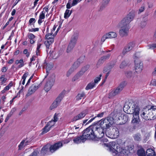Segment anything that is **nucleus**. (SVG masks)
Masks as SVG:
<instances>
[{
    "instance_id": "1",
    "label": "nucleus",
    "mask_w": 156,
    "mask_h": 156,
    "mask_svg": "<svg viewBox=\"0 0 156 156\" xmlns=\"http://www.w3.org/2000/svg\"><path fill=\"white\" fill-rule=\"evenodd\" d=\"M113 122L112 118L108 117L101 119L96 124L90 126L89 127L95 138H101L105 134L104 129H108Z\"/></svg>"
},
{
    "instance_id": "2",
    "label": "nucleus",
    "mask_w": 156,
    "mask_h": 156,
    "mask_svg": "<svg viewBox=\"0 0 156 156\" xmlns=\"http://www.w3.org/2000/svg\"><path fill=\"white\" fill-rule=\"evenodd\" d=\"M95 138L90 129L88 127L83 130L82 136L75 137L73 141L75 143L79 144L81 142H84L88 139H93Z\"/></svg>"
},
{
    "instance_id": "3",
    "label": "nucleus",
    "mask_w": 156,
    "mask_h": 156,
    "mask_svg": "<svg viewBox=\"0 0 156 156\" xmlns=\"http://www.w3.org/2000/svg\"><path fill=\"white\" fill-rule=\"evenodd\" d=\"M109 146L110 149L112 151L113 155L115 156H122L126 154H127L128 151L126 149L120 148L119 145L116 144L115 142H110Z\"/></svg>"
},
{
    "instance_id": "4",
    "label": "nucleus",
    "mask_w": 156,
    "mask_h": 156,
    "mask_svg": "<svg viewBox=\"0 0 156 156\" xmlns=\"http://www.w3.org/2000/svg\"><path fill=\"white\" fill-rule=\"evenodd\" d=\"M62 146V144L61 141H59L54 145H51L50 147L49 144H47L42 148L41 153L42 155L46 154L48 151L49 148L50 151L51 153H53Z\"/></svg>"
},
{
    "instance_id": "5",
    "label": "nucleus",
    "mask_w": 156,
    "mask_h": 156,
    "mask_svg": "<svg viewBox=\"0 0 156 156\" xmlns=\"http://www.w3.org/2000/svg\"><path fill=\"white\" fill-rule=\"evenodd\" d=\"M105 134L107 136L111 138H116L119 135L118 129L116 128H113L112 130L110 129L106 131Z\"/></svg>"
},
{
    "instance_id": "6",
    "label": "nucleus",
    "mask_w": 156,
    "mask_h": 156,
    "mask_svg": "<svg viewBox=\"0 0 156 156\" xmlns=\"http://www.w3.org/2000/svg\"><path fill=\"white\" fill-rule=\"evenodd\" d=\"M65 94V92L64 91H62L58 97L56 99L55 101L50 106V109L51 110H52L57 107L63 98L64 97Z\"/></svg>"
},
{
    "instance_id": "7",
    "label": "nucleus",
    "mask_w": 156,
    "mask_h": 156,
    "mask_svg": "<svg viewBox=\"0 0 156 156\" xmlns=\"http://www.w3.org/2000/svg\"><path fill=\"white\" fill-rule=\"evenodd\" d=\"M151 110L146 108L141 111L140 115L143 119L146 120H149L151 119Z\"/></svg>"
},
{
    "instance_id": "8",
    "label": "nucleus",
    "mask_w": 156,
    "mask_h": 156,
    "mask_svg": "<svg viewBox=\"0 0 156 156\" xmlns=\"http://www.w3.org/2000/svg\"><path fill=\"white\" fill-rule=\"evenodd\" d=\"M136 44L135 42H130L123 48L122 55H124L127 54L130 51L133 50Z\"/></svg>"
},
{
    "instance_id": "9",
    "label": "nucleus",
    "mask_w": 156,
    "mask_h": 156,
    "mask_svg": "<svg viewBox=\"0 0 156 156\" xmlns=\"http://www.w3.org/2000/svg\"><path fill=\"white\" fill-rule=\"evenodd\" d=\"M83 58L80 57L74 63L72 67L69 69L67 72L66 74L67 76L69 77V76L73 72L74 69H76L79 66L80 63L83 62V60H81L82 59H83Z\"/></svg>"
},
{
    "instance_id": "10",
    "label": "nucleus",
    "mask_w": 156,
    "mask_h": 156,
    "mask_svg": "<svg viewBox=\"0 0 156 156\" xmlns=\"http://www.w3.org/2000/svg\"><path fill=\"white\" fill-rule=\"evenodd\" d=\"M125 86V83H122L115 90H112L110 92L109 96L112 97L116 95L122 91Z\"/></svg>"
},
{
    "instance_id": "11",
    "label": "nucleus",
    "mask_w": 156,
    "mask_h": 156,
    "mask_svg": "<svg viewBox=\"0 0 156 156\" xmlns=\"http://www.w3.org/2000/svg\"><path fill=\"white\" fill-rule=\"evenodd\" d=\"M117 37L116 33L114 32H110L104 35L101 38V41L103 42L106 39L115 38Z\"/></svg>"
},
{
    "instance_id": "12",
    "label": "nucleus",
    "mask_w": 156,
    "mask_h": 156,
    "mask_svg": "<svg viewBox=\"0 0 156 156\" xmlns=\"http://www.w3.org/2000/svg\"><path fill=\"white\" fill-rule=\"evenodd\" d=\"M135 70L136 72H140L142 70L143 65L142 62L138 59H136L135 60Z\"/></svg>"
},
{
    "instance_id": "13",
    "label": "nucleus",
    "mask_w": 156,
    "mask_h": 156,
    "mask_svg": "<svg viewBox=\"0 0 156 156\" xmlns=\"http://www.w3.org/2000/svg\"><path fill=\"white\" fill-rule=\"evenodd\" d=\"M88 113V112L87 110H85L83 111L76 116H74L72 119V121H76L78 120L82 119Z\"/></svg>"
},
{
    "instance_id": "14",
    "label": "nucleus",
    "mask_w": 156,
    "mask_h": 156,
    "mask_svg": "<svg viewBox=\"0 0 156 156\" xmlns=\"http://www.w3.org/2000/svg\"><path fill=\"white\" fill-rule=\"evenodd\" d=\"M58 115L55 113L54 115L53 118L51 120L48 122L46 125L51 129L54 126L56 122L58 121Z\"/></svg>"
},
{
    "instance_id": "15",
    "label": "nucleus",
    "mask_w": 156,
    "mask_h": 156,
    "mask_svg": "<svg viewBox=\"0 0 156 156\" xmlns=\"http://www.w3.org/2000/svg\"><path fill=\"white\" fill-rule=\"evenodd\" d=\"M54 81L55 79L53 78L49 79L45 84L44 87V89L45 91L48 92L51 89L53 85Z\"/></svg>"
},
{
    "instance_id": "16",
    "label": "nucleus",
    "mask_w": 156,
    "mask_h": 156,
    "mask_svg": "<svg viewBox=\"0 0 156 156\" xmlns=\"http://www.w3.org/2000/svg\"><path fill=\"white\" fill-rule=\"evenodd\" d=\"M38 85L35 83L32 84L29 88L28 92L26 95L27 96H29L33 93L38 88Z\"/></svg>"
},
{
    "instance_id": "17",
    "label": "nucleus",
    "mask_w": 156,
    "mask_h": 156,
    "mask_svg": "<svg viewBox=\"0 0 156 156\" xmlns=\"http://www.w3.org/2000/svg\"><path fill=\"white\" fill-rule=\"evenodd\" d=\"M132 109L133 110V115H139L140 108L137 104L135 103H133L132 105Z\"/></svg>"
},
{
    "instance_id": "18",
    "label": "nucleus",
    "mask_w": 156,
    "mask_h": 156,
    "mask_svg": "<svg viewBox=\"0 0 156 156\" xmlns=\"http://www.w3.org/2000/svg\"><path fill=\"white\" fill-rule=\"evenodd\" d=\"M130 22L126 17H124L119 23L118 26L119 27H129V24Z\"/></svg>"
},
{
    "instance_id": "19",
    "label": "nucleus",
    "mask_w": 156,
    "mask_h": 156,
    "mask_svg": "<svg viewBox=\"0 0 156 156\" xmlns=\"http://www.w3.org/2000/svg\"><path fill=\"white\" fill-rule=\"evenodd\" d=\"M121 29L119 31V34L120 36L122 37L126 36L128 35L129 32V28L126 27H120Z\"/></svg>"
},
{
    "instance_id": "20",
    "label": "nucleus",
    "mask_w": 156,
    "mask_h": 156,
    "mask_svg": "<svg viewBox=\"0 0 156 156\" xmlns=\"http://www.w3.org/2000/svg\"><path fill=\"white\" fill-rule=\"evenodd\" d=\"M140 121L139 116L138 115H133L131 123L135 125L139 124Z\"/></svg>"
},
{
    "instance_id": "21",
    "label": "nucleus",
    "mask_w": 156,
    "mask_h": 156,
    "mask_svg": "<svg viewBox=\"0 0 156 156\" xmlns=\"http://www.w3.org/2000/svg\"><path fill=\"white\" fill-rule=\"evenodd\" d=\"M119 120H122L121 123H119L120 125L125 123L129 120V118L127 114L123 115L122 116H120L119 118Z\"/></svg>"
},
{
    "instance_id": "22",
    "label": "nucleus",
    "mask_w": 156,
    "mask_h": 156,
    "mask_svg": "<svg viewBox=\"0 0 156 156\" xmlns=\"http://www.w3.org/2000/svg\"><path fill=\"white\" fill-rule=\"evenodd\" d=\"M133 137L134 140L136 142H140L142 139L141 135L140 133H137L133 134Z\"/></svg>"
},
{
    "instance_id": "23",
    "label": "nucleus",
    "mask_w": 156,
    "mask_h": 156,
    "mask_svg": "<svg viewBox=\"0 0 156 156\" xmlns=\"http://www.w3.org/2000/svg\"><path fill=\"white\" fill-rule=\"evenodd\" d=\"M55 35V34H53V33H48L46 34L45 36V39L47 40H49L51 41L53 40V42L54 41V38Z\"/></svg>"
},
{
    "instance_id": "24",
    "label": "nucleus",
    "mask_w": 156,
    "mask_h": 156,
    "mask_svg": "<svg viewBox=\"0 0 156 156\" xmlns=\"http://www.w3.org/2000/svg\"><path fill=\"white\" fill-rule=\"evenodd\" d=\"M135 13L133 11H131L125 17L127 18V19L130 22L132 20H133L134 16Z\"/></svg>"
},
{
    "instance_id": "25",
    "label": "nucleus",
    "mask_w": 156,
    "mask_h": 156,
    "mask_svg": "<svg viewBox=\"0 0 156 156\" xmlns=\"http://www.w3.org/2000/svg\"><path fill=\"white\" fill-rule=\"evenodd\" d=\"M149 109L151 110V117L152 115V118L153 119H156V106H151Z\"/></svg>"
},
{
    "instance_id": "26",
    "label": "nucleus",
    "mask_w": 156,
    "mask_h": 156,
    "mask_svg": "<svg viewBox=\"0 0 156 156\" xmlns=\"http://www.w3.org/2000/svg\"><path fill=\"white\" fill-rule=\"evenodd\" d=\"M45 12L44 11H43L40 13L39 19L38 20V23L39 25H41V23L43 21L42 20L44 19L45 17Z\"/></svg>"
},
{
    "instance_id": "27",
    "label": "nucleus",
    "mask_w": 156,
    "mask_h": 156,
    "mask_svg": "<svg viewBox=\"0 0 156 156\" xmlns=\"http://www.w3.org/2000/svg\"><path fill=\"white\" fill-rule=\"evenodd\" d=\"M86 97V95L83 92L79 93L76 97V100L79 101L82 98H84Z\"/></svg>"
},
{
    "instance_id": "28",
    "label": "nucleus",
    "mask_w": 156,
    "mask_h": 156,
    "mask_svg": "<svg viewBox=\"0 0 156 156\" xmlns=\"http://www.w3.org/2000/svg\"><path fill=\"white\" fill-rule=\"evenodd\" d=\"M146 154L147 156H154L155 155L154 151L153 149L150 148L147 150Z\"/></svg>"
},
{
    "instance_id": "29",
    "label": "nucleus",
    "mask_w": 156,
    "mask_h": 156,
    "mask_svg": "<svg viewBox=\"0 0 156 156\" xmlns=\"http://www.w3.org/2000/svg\"><path fill=\"white\" fill-rule=\"evenodd\" d=\"M46 66V72L47 73L53 68V66L52 64L47 63H45L44 64L43 66L45 67Z\"/></svg>"
},
{
    "instance_id": "30",
    "label": "nucleus",
    "mask_w": 156,
    "mask_h": 156,
    "mask_svg": "<svg viewBox=\"0 0 156 156\" xmlns=\"http://www.w3.org/2000/svg\"><path fill=\"white\" fill-rule=\"evenodd\" d=\"M148 20L147 18V17H144L140 23V26L142 28H144L146 26Z\"/></svg>"
},
{
    "instance_id": "31",
    "label": "nucleus",
    "mask_w": 156,
    "mask_h": 156,
    "mask_svg": "<svg viewBox=\"0 0 156 156\" xmlns=\"http://www.w3.org/2000/svg\"><path fill=\"white\" fill-rule=\"evenodd\" d=\"M114 66V65H109L107 67H105L103 69V73H105V72L110 73L111 69Z\"/></svg>"
},
{
    "instance_id": "32",
    "label": "nucleus",
    "mask_w": 156,
    "mask_h": 156,
    "mask_svg": "<svg viewBox=\"0 0 156 156\" xmlns=\"http://www.w3.org/2000/svg\"><path fill=\"white\" fill-rule=\"evenodd\" d=\"M51 129L46 124L45 126L42 129V132L41 134H44L50 131Z\"/></svg>"
},
{
    "instance_id": "33",
    "label": "nucleus",
    "mask_w": 156,
    "mask_h": 156,
    "mask_svg": "<svg viewBox=\"0 0 156 156\" xmlns=\"http://www.w3.org/2000/svg\"><path fill=\"white\" fill-rule=\"evenodd\" d=\"M72 10H70L69 9H66L65 12L64 17L65 19H67L71 15L72 12Z\"/></svg>"
},
{
    "instance_id": "34",
    "label": "nucleus",
    "mask_w": 156,
    "mask_h": 156,
    "mask_svg": "<svg viewBox=\"0 0 156 156\" xmlns=\"http://www.w3.org/2000/svg\"><path fill=\"white\" fill-rule=\"evenodd\" d=\"M78 38V36L76 35H73L72 37L71 41L69 43H72L73 45H75L77 39Z\"/></svg>"
},
{
    "instance_id": "35",
    "label": "nucleus",
    "mask_w": 156,
    "mask_h": 156,
    "mask_svg": "<svg viewBox=\"0 0 156 156\" xmlns=\"http://www.w3.org/2000/svg\"><path fill=\"white\" fill-rule=\"evenodd\" d=\"M137 154L139 156H145V151L143 148H141L138 151Z\"/></svg>"
},
{
    "instance_id": "36",
    "label": "nucleus",
    "mask_w": 156,
    "mask_h": 156,
    "mask_svg": "<svg viewBox=\"0 0 156 156\" xmlns=\"http://www.w3.org/2000/svg\"><path fill=\"white\" fill-rule=\"evenodd\" d=\"M95 84L93 82H91L89 83L86 87L85 89L87 90L93 88L95 86Z\"/></svg>"
},
{
    "instance_id": "37",
    "label": "nucleus",
    "mask_w": 156,
    "mask_h": 156,
    "mask_svg": "<svg viewBox=\"0 0 156 156\" xmlns=\"http://www.w3.org/2000/svg\"><path fill=\"white\" fill-rule=\"evenodd\" d=\"M89 68V65H86L82 68L81 70L79 72V73L81 75H83V74Z\"/></svg>"
},
{
    "instance_id": "38",
    "label": "nucleus",
    "mask_w": 156,
    "mask_h": 156,
    "mask_svg": "<svg viewBox=\"0 0 156 156\" xmlns=\"http://www.w3.org/2000/svg\"><path fill=\"white\" fill-rule=\"evenodd\" d=\"M25 140H23L20 142V144L18 146V150H21L23 149L25 146L26 144H25Z\"/></svg>"
},
{
    "instance_id": "39",
    "label": "nucleus",
    "mask_w": 156,
    "mask_h": 156,
    "mask_svg": "<svg viewBox=\"0 0 156 156\" xmlns=\"http://www.w3.org/2000/svg\"><path fill=\"white\" fill-rule=\"evenodd\" d=\"M105 62L102 58H101L98 61L96 64V67L98 68L99 67Z\"/></svg>"
},
{
    "instance_id": "40",
    "label": "nucleus",
    "mask_w": 156,
    "mask_h": 156,
    "mask_svg": "<svg viewBox=\"0 0 156 156\" xmlns=\"http://www.w3.org/2000/svg\"><path fill=\"white\" fill-rule=\"evenodd\" d=\"M53 42L52 40H51V41H49V40H47V41H46L44 42V44L46 46L47 48L49 49V48L50 45Z\"/></svg>"
},
{
    "instance_id": "41",
    "label": "nucleus",
    "mask_w": 156,
    "mask_h": 156,
    "mask_svg": "<svg viewBox=\"0 0 156 156\" xmlns=\"http://www.w3.org/2000/svg\"><path fill=\"white\" fill-rule=\"evenodd\" d=\"M74 46L75 45L72 43H69L67 49V52L69 53L74 48Z\"/></svg>"
},
{
    "instance_id": "42",
    "label": "nucleus",
    "mask_w": 156,
    "mask_h": 156,
    "mask_svg": "<svg viewBox=\"0 0 156 156\" xmlns=\"http://www.w3.org/2000/svg\"><path fill=\"white\" fill-rule=\"evenodd\" d=\"M29 74L28 73H24L23 76L22 77V79L23 81L22 82V84L24 85L25 83V81L27 77L28 76Z\"/></svg>"
},
{
    "instance_id": "43",
    "label": "nucleus",
    "mask_w": 156,
    "mask_h": 156,
    "mask_svg": "<svg viewBox=\"0 0 156 156\" xmlns=\"http://www.w3.org/2000/svg\"><path fill=\"white\" fill-rule=\"evenodd\" d=\"M82 75L79 72L75 75L72 78V81L73 82L77 80L79 77Z\"/></svg>"
},
{
    "instance_id": "44",
    "label": "nucleus",
    "mask_w": 156,
    "mask_h": 156,
    "mask_svg": "<svg viewBox=\"0 0 156 156\" xmlns=\"http://www.w3.org/2000/svg\"><path fill=\"white\" fill-rule=\"evenodd\" d=\"M132 75L133 73L131 71H127L125 73V76L128 78H131Z\"/></svg>"
},
{
    "instance_id": "45",
    "label": "nucleus",
    "mask_w": 156,
    "mask_h": 156,
    "mask_svg": "<svg viewBox=\"0 0 156 156\" xmlns=\"http://www.w3.org/2000/svg\"><path fill=\"white\" fill-rule=\"evenodd\" d=\"M148 49H153L156 48V43H153L149 44L148 45Z\"/></svg>"
},
{
    "instance_id": "46",
    "label": "nucleus",
    "mask_w": 156,
    "mask_h": 156,
    "mask_svg": "<svg viewBox=\"0 0 156 156\" xmlns=\"http://www.w3.org/2000/svg\"><path fill=\"white\" fill-rule=\"evenodd\" d=\"M0 81H1V83H2V84L5 83L7 80L6 78H5V76L4 75L2 76L0 78Z\"/></svg>"
},
{
    "instance_id": "47",
    "label": "nucleus",
    "mask_w": 156,
    "mask_h": 156,
    "mask_svg": "<svg viewBox=\"0 0 156 156\" xmlns=\"http://www.w3.org/2000/svg\"><path fill=\"white\" fill-rule=\"evenodd\" d=\"M110 56H111V54H108L105 55H104V56H103V57H101V58L105 61L106 60L108 59L109 58Z\"/></svg>"
},
{
    "instance_id": "48",
    "label": "nucleus",
    "mask_w": 156,
    "mask_h": 156,
    "mask_svg": "<svg viewBox=\"0 0 156 156\" xmlns=\"http://www.w3.org/2000/svg\"><path fill=\"white\" fill-rule=\"evenodd\" d=\"M19 63L20 64L18 66L19 68H20L24 66V62L23 59H21L20 60V62H19Z\"/></svg>"
},
{
    "instance_id": "49",
    "label": "nucleus",
    "mask_w": 156,
    "mask_h": 156,
    "mask_svg": "<svg viewBox=\"0 0 156 156\" xmlns=\"http://www.w3.org/2000/svg\"><path fill=\"white\" fill-rule=\"evenodd\" d=\"M82 0H73L72 3V6H75L78 3L80 2Z\"/></svg>"
},
{
    "instance_id": "50",
    "label": "nucleus",
    "mask_w": 156,
    "mask_h": 156,
    "mask_svg": "<svg viewBox=\"0 0 156 156\" xmlns=\"http://www.w3.org/2000/svg\"><path fill=\"white\" fill-rule=\"evenodd\" d=\"M102 76V74H101L98 77H96L95 79L94 82L95 84L97 83L101 80V77Z\"/></svg>"
},
{
    "instance_id": "51",
    "label": "nucleus",
    "mask_w": 156,
    "mask_h": 156,
    "mask_svg": "<svg viewBox=\"0 0 156 156\" xmlns=\"http://www.w3.org/2000/svg\"><path fill=\"white\" fill-rule=\"evenodd\" d=\"M127 64L126 62L124 61L121 63L120 65V68L121 69H123L126 67L127 66Z\"/></svg>"
},
{
    "instance_id": "52",
    "label": "nucleus",
    "mask_w": 156,
    "mask_h": 156,
    "mask_svg": "<svg viewBox=\"0 0 156 156\" xmlns=\"http://www.w3.org/2000/svg\"><path fill=\"white\" fill-rule=\"evenodd\" d=\"M27 36L28 38L30 39H34L35 37V36L34 35L30 33H29L28 34Z\"/></svg>"
},
{
    "instance_id": "53",
    "label": "nucleus",
    "mask_w": 156,
    "mask_h": 156,
    "mask_svg": "<svg viewBox=\"0 0 156 156\" xmlns=\"http://www.w3.org/2000/svg\"><path fill=\"white\" fill-rule=\"evenodd\" d=\"M145 9V5H143L141 6L139 10L138 13L140 14L144 11Z\"/></svg>"
},
{
    "instance_id": "54",
    "label": "nucleus",
    "mask_w": 156,
    "mask_h": 156,
    "mask_svg": "<svg viewBox=\"0 0 156 156\" xmlns=\"http://www.w3.org/2000/svg\"><path fill=\"white\" fill-rule=\"evenodd\" d=\"M110 0H103L102 5L104 7L108 4Z\"/></svg>"
},
{
    "instance_id": "55",
    "label": "nucleus",
    "mask_w": 156,
    "mask_h": 156,
    "mask_svg": "<svg viewBox=\"0 0 156 156\" xmlns=\"http://www.w3.org/2000/svg\"><path fill=\"white\" fill-rule=\"evenodd\" d=\"M29 31L30 32H36L39 30V28H38L29 29Z\"/></svg>"
},
{
    "instance_id": "56",
    "label": "nucleus",
    "mask_w": 156,
    "mask_h": 156,
    "mask_svg": "<svg viewBox=\"0 0 156 156\" xmlns=\"http://www.w3.org/2000/svg\"><path fill=\"white\" fill-rule=\"evenodd\" d=\"M23 53L24 54L26 55L27 57H28L29 56L30 53L29 52H28L27 49H24L23 51Z\"/></svg>"
},
{
    "instance_id": "57",
    "label": "nucleus",
    "mask_w": 156,
    "mask_h": 156,
    "mask_svg": "<svg viewBox=\"0 0 156 156\" xmlns=\"http://www.w3.org/2000/svg\"><path fill=\"white\" fill-rule=\"evenodd\" d=\"M150 84L151 85L156 86V80L155 79L152 80Z\"/></svg>"
},
{
    "instance_id": "58",
    "label": "nucleus",
    "mask_w": 156,
    "mask_h": 156,
    "mask_svg": "<svg viewBox=\"0 0 156 156\" xmlns=\"http://www.w3.org/2000/svg\"><path fill=\"white\" fill-rule=\"evenodd\" d=\"M36 21L35 19L34 18H31L30 19L29 21V23L30 24L32 23H34Z\"/></svg>"
},
{
    "instance_id": "59",
    "label": "nucleus",
    "mask_w": 156,
    "mask_h": 156,
    "mask_svg": "<svg viewBox=\"0 0 156 156\" xmlns=\"http://www.w3.org/2000/svg\"><path fill=\"white\" fill-rule=\"evenodd\" d=\"M41 44L40 43H38L37 47V48L36 54H37V53L39 51V49H40Z\"/></svg>"
},
{
    "instance_id": "60",
    "label": "nucleus",
    "mask_w": 156,
    "mask_h": 156,
    "mask_svg": "<svg viewBox=\"0 0 156 156\" xmlns=\"http://www.w3.org/2000/svg\"><path fill=\"white\" fill-rule=\"evenodd\" d=\"M73 6H72V3L71 5L70 2H68L66 5V8L68 9H70Z\"/></svg>"
},
{
    "instance_id": "61",
    "label": "nucleus",
    "mask_w": 156,
    "mask_h": 156,
    "mask_svg": "<svg viewBox=\"0 0 156 156\" xmlns=\"http://www.w3.org/2000/svg\"><path fill=\"white\" fill-rule=\"evenodd\" d=\"M38 152L37 151H34L29 156H37Z\"/></svg>"
},
{
    "instance_id": "62",
    "label": "nucleus",
    "mask_w": 156,
    "mask_h": 156,
    "mask_svg": "<svg viewBox=\"0 0 156 156\" xmlns=\"http://www.w3.org/2000/svg\"><path fill=\"white\" fill-rule=\"evenodd\" d=\"M7 69V68L6 67H3L1 71L2 72H5L6 71Z\"/></svg>"
},
{
    "instance_id": "63",
    "label": "nucleus",
    "mask_w": 156,
    "mask_h": 156,
    "mask_svg": "<svg viewBox=\"0 0 156 156\" xmlns=\"http://www.w3.org/2000/svg\"><path fill=\"white\" fill-rule=\"evenodd\" d=\"M16 110V108H12L10 112L13 115Z\"/></svg>"
},
{
    "instance_id": "64",
    "label": "nucleus",
    "mask_w": 156,
    "mask_h": 156,
    "mask_svg": "<svg viewBox=\"0 0 156 156\" xmlns=\"http://www.w3.org/2000/svg\"><path fill=\"white\" fill-rule=\"evenodd\" d=\"M104 114V112H102L100 113H99V114H98L97 117H103Z\"/></svg>"
}]
</instances>
